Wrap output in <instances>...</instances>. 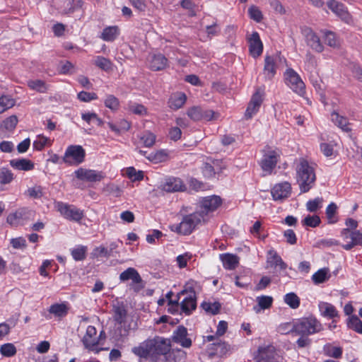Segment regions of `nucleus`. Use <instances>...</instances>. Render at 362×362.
I'll return each instance as SVG.
<instances>
[{"label":"nucleus","mask_w":362,"mask_h":362,"mask_svg":"<svg viewBox=\"0 0 362 362\" xmlns=\"http://www.w3.org/2000/svg\"><path fill=\"white\" fill-rule=\"evenodd\" d=\"M171 347V339L160 336L147 339L139 346L132 348V351L140 358H151L157 361L163 356L165 357Z\"/></svg>","instance_id":"f257e3e1"},{"label":"nucleus","mask_w":362,"mask_h":362,"mask_svg":"<svg viewBox=\"0 0 362 362\" xmlns=\"http://www.w3.org/2000/svg\"><path fill=\"white\" fill-rule=\"evenodd\" d=\"M297 182L300 192H308L314 185L316 176L314 168L305 160H301L296 168Z\"/></svg>","instance_id":"f03ea898"},{"label":"nucleus","mask_w":362,"mask_h":362,"mask_svg":"<svg viewBox=\"0 0 362 362\" xmlns=\"http://www.w3.org/2000/svg\"><path fill=\"white\" fill-rule=\"evenodd\" d=\"M322 329L321 323L314 317H303L294 322L290 330L296 335H310Z\"/></svg>","instance_id":"7ed1b4c3"},{"label":"nucleus","mask_w":362,"mask_h":362,"mask_svg":"<svg viewBox=\"0 0 362 362\" xmlns=\"http://www.w3.org/2000/svg\"><path fill=\"white\" fill-rule=\"evenodd\" d=\"M205 221L202 215L197 211L185 216L179 224H174L170 226L172 231L182 235H189L195 228L197 224Z\"/></svg>","instance_id":"20e7f679"},{"label":"nucleus","mask_w":362,"mask_h":362,"mask_svg":"<svg viewBox=\"0 0 362 362\" xmlns=\"http://www.w3.org/2000/svg\"><path fill=\"white\" fill-rule=\"evenodd\" d=\"M114 320L117 322V326L115 330V338L116 340H121L129 334V328L125 325V319L127 317V310L122 305L114 306Z\"/></svg>","instance_id":"39448f33"},{"label":"nucleus","mask_w":362,"mask_h":362,"mask_svg":"<svg viewBox=\"0 0 362 362\" xmlns=\"http://www.w3.org/2000/svg\"><path fill=\"white\" fill-rule=\"evenodd\" d=\"M86 151L81 146L70 145L67 147L62 158L64 163L70 165H76L84 161Z\"/></svg>","instance_id":"423d86ee"},{"label":"nucleus","mask_w":362,"mask_h":362,"mask_svg":"<svg viewBox=\"0 0 362 362\" xmlns=\"http://www.w3.org/2000/svg\"><path fill=\"white\" fill-rule=\"evenodd\" d=\"M286 84L298 95L305 92V84L300 76L292 69H288L285 73Z\"/></svg>","instance_id":"0eeeda50"},{"label":"nucleus","mask_w":362,"mask_h":362,"mask_svg":"<svg viewBox=\"0 0 362 362\" xmlns=\"http://www.w3.org/2000/svg\"><path fill=\"white\" fill-rule=\"evenodd\" d=\"M57 210L66 219L79 221L83 216V211L73 205H69L63 202H57Z\"/></svg>","instance_id":"6e6552de"},{"label":"nucleus","mask_w":362,"mask_h":362,"mask_svg":"<svg viewBox=\"0 0 362 362\" xmlns=\"http://www.w3.org/2000/svg\"><path fill=\"white\" fill-rule=\"evenodd\" d=\"M221 204V199L218 196H210L204 198L200 204V209L197 212L206 221L209 213L215 211Z\"/></svg>","instance_id":"1a4fd4ad"},{"label":"nucleus","mask_w":362,"mask_h":362,"mask_svg":"<svg viewBox=\"0 0 362 362\" xmlns=\"http://www.w3.org/2000/svg\"><path fill=\"white\" fill-rule=\"evenodd\" d=\"M187 115L194 121L204 119L210 121L215 119V112L211 110L203 109L199 106H194L187 110Z\"/></svg>","instance_id":"9d476101"},{"label":"nucleus","mask_w":362,"mask_h":362,"mask_svg":"<svg viewBox=\"0 0 362 362\" xmlns=\"http://www.w3.org/2000/svg\"><path fill=\"white\" fill-rule=\"evenodd\" d=\"M301 33L305 38L306 43L308 46L317 52L323 51L324 47L322 45L319 37L310 28H303L301 29Z\"/></svg>","instance_id":"9b49d317"},{"label":"nucleus","mask_w":362,"mask_h":362,"mask_svg":"<svg viewBox=\"0 0 362 362\" xmlns=\"http://www.w3.org/2000/svg\"><path fill=\"white\" fill-rule=\"evenodd\" d=\"M172 341L184 348H189L192 346V340L188 337L187 329L182 325L178 326L173 332Z\"/></svg>","instance_id":"f8f14e48"},{"label":"nucleus","mask_w":362,"mask_h":362,"mask_svg":"<svg viewBox=\"0 0 362 362\" xmlns=\"http://www.w3.org/2000/svg\"><path fill=\"white\" fill-rule=\"evenodd\" d=\"M75 176L80 180L86 182L100 181L103 178L101 172L80 168L74 172Z\"/></svg>","instance_id":"ddd939ff"},{"label":"nucleus","mask_w":362,"mask_h":362,"mask_svg":"<svg viewBox=\"0 0 362 362\" xmlns=\"http://www.w3.org/2000/svg\"><path fill=\"white\" fill-rule=\"evenodd\" d=\"M255 356L256 362H277L275 348L272 346H259Z\"/></svg>","instance_id":"4468645a"},{"label":"nucleus","mask_w":362,"mask_h":362,"mask_svg":"<svg viewBox=\"0 0 362 362\" xmlns=\"http://www.w3.org/2000/svg\"><path fill=\"white\" fill-rule=\"evenodd\" d=\"M279 154L274 150H269L263 156L261 166L264 171L272 173L278 162Z\"/></svg>","instance_id":"2eb2a0df"},{"label":"nucleus","mask_w":362,"mask_h":362,"mask_svg":"<svg viewBox=\"0 0 362 362\" xmlns=\"http://www.w3.org/2000/svg\"><path fill=\"white\" fill-rule=\"evenodd\" d=\"M186 294H187V296L181 302L180 308L182 313L185 315H189L197 308L196 293L194 290L190 287L187 289Z\"/></svg>","instance_id":"dca6fc26"},{"label":"nucleus","mask_w":362,"mask_h":362,"mask_svg":"<svg viewBox=\"0 0 362 362\" xmlns=\"http://www.w3.org/2000/svg\"><path fill=\"white\" fill-rule=\"evenodd\" d=\"M97 331L95 327L89 325L86 329L82 342L86 349L93 351L99 344V339L96 337Z\"/></svg>","instance_id":"f3484780"},{"label":"nucleus","mask_w":362,"mask_h":362,"mask_svg":"<svg viewBox=\"0 0 362 362\" xmlns=\"http://www.w3.org/2000/svg\"><path fill=\"white\" fill-rule=\"evenodd\" d=\"M291 192V184L284 182L276 184L272 189V195L275 201L283 200L289 197Z\"/></svg>","instance_id":"a211bd4d"},{"label":"nucleus","mask_w":362,"mask_h":362,"mask_svg":"<svg viewBox=\"0 0 362 362\" xmlns=\"http://www.w3.org/2000/svg\"><path fill=\"white\" fill-rule=\"evenodd\" d=\"M249 50L250 54L256 58L260 56L263 51V44L257 32H253L248 37Z\"/></svg>","instance_id":"6ab92c4d"},{"label":"nucleus","mask_w":362,"mask_h":362,"mask_svg":"<svg viewBox=\"0 0 362 362\" xmlns=\"http://www.w3.org/2000/svg\"><path fill=\"white\" fill-rule=\"evenodd\" d=\"M262 101V95L257 90L252 96L251 100L246 109L245 117L247 119H251L258 112Z\"/></svg>","instance_id":"aec40b11"},{"label":"nucleus","mask_w":362,"mask_h":362,"mask_svg":"<svg viewBox=\"0 0 362 362\" xmlns=\"http://www.w3.org/2000/svg\"><path fill=\"white\" fill-rule=\"evenodd\" d=\"M161 189L166 192H183L186 186L180 178L172 177L166 179Z\"/></svg>","instance_id":"412c9836"},{"label":"nucleus","mask_w":362,"mask_h":362,"mask_svg":"<svg viewBox=\"0 0 362 362\" xmlns=\"http://www.w3.org/2000/svg\"><path fill=\"white\" fill-rule=\"evenodd\" d=\"M31 211L28 209H20L15 213L10 214L7 216V223L11 226H16L19 224H22L23 221L29 218Z\"/></svg>","instance_id":"4be33fe9"},{"label":"nucleus","mask_w":362,"mask_h":362,"mask_svg":"<svg viewBox=\"0 0 362 362\" xmlns=\"http://www.w3.org/2000/svg\"><path fill=\"white\" fill-rule=\"evenodd\" d=\"M328 8L338 16L341 20L348 22L350 20V15L346 7L341 3L336 0H329L327 2Z\"/></svg>","instance_id":"5701e85b"},{"label":"nucleus","mask_w":362,"mask_h":362,"mask_svg":"<svg viewBox=\"0 0 362 362\" xmlns=\"http://www.w3.org/2000/svg\"><path fill=\"white\" fill-rule=\"evenodd\" d=\"M187 100V96L184 93L177 92L171 95L168 100V106L173 110L181 108Z\"/></svg>","instance_id":"b1692460"},{"label":"nucleus","mask_w":362,"mask_h":362,"mask_svg":"<svg viewBox=\"0 0 362 362\" xmlns=\"http://www.w3.org/2000/svg\"><path fill=\"white\" fill-rule=\"evenodd\" d=\"M275 59L272 56H266L263 74L266 79L271 80L276 74Z\"/></svg>","instance_id":"393cba45"},{"label":"nucleus","mask_w":362,"mask_h":362,"mask_svg":"<svg viewBox=\"0 0 362 362\" xmlns=\"http://www.w3.org/2000/svg\"><path fill=\"white\" fill-rule=\"evenodd\" d=\"M10 165L18 170L29 171L34 168V163L28 159H12L9 161Z\"/></svg>","instance_id":"a878e982"},{"label":"nucleus","mask_w":362,"mask_h":362,"mask_svg":"<svg viewBox=\"0 0 362 362\" xmlns=\"http://www.w3.org/2000/svg\"><path fill=\"white\" fill-rule=\"evenodd\" d=\"M168 59L161 54H153L149 61L150 69L153 71L163 69L167 64Z\"/></svg>","instance_id":"bb28decb"},{"label":"nucleus","mask_w":362,"mask_h":362,"mask_svg":"<svg viewBox=\"0 0 362 362\" xmlns=\"http://www.w3.org/2000/svg\"><path fill=\"white\" fill-rule=\"evenodd\" d=\"M120 34L118 26H108L103 29L100 38L106 42H112L116 40Z\"/></svg>","instance_id":"cd10ccee"},{"label":"nucleus","mask_w":362,"mask_h":362,"mask_svg":"<svg viewBox=\"0 0 362 362\" xmlns=\"http://www.w3.org/2000/svg\"><path fill=\"white\" fill-rule=\"evenodd\" d=\"M220 259L226 269H234L239 263V258L235 255L225 253L220 255Z\"/></svg>","instance_id":"c85d7f7f"},{"label":"nucleus","mask_w":362,"mask_h":362,"mask_svg":"<svg viewBox=\"0 0 362 362\" xmlns=\"http://www.w3.org/2000/svg\"><path fill=\"white\" fill-rule=\"evenodd\" d=\"M211 355L223 356L230 351V346L225 341H218L213 343L211 347Z\"/></svg>","instance_id":"c756f323"},{"label":"nucleus","mask_w":362,"mask_h":362,"mask_svg":"<svg viewBox=\"0 0 362 362\" xmlns=\"http://www.w3.org/2000/svg\"><path fill=\"white\" fill-rule=\"evenodd\" d=\"M186 354L184 351L180 349H172L166 354L164 357V360L165 362H181L184 358H185Z\"/></svg>","instance_id":"7c9ffc66"},{"label":"nucleus","mask_w":362,"mask_h":362,"mask_svg":"<svg viewBox=\"0 0 362 362\" xmlns=\"http://www.w3.org/2000/svg\"><path fill=\"white\" fill-rule=\"evenodd\" d=\"M319 310L321 315L325 317L332 319L338 316V312L335 307L329 303L320 302L319 303Z\"/></svg>","instance_id":"2f4dec72"},{"label":"nucleus","mask_w":362,"mask_h":362,"mask_svg":"<svg viewBox=\"0 0 362 362\" xmlns=\"http://www.w3.org/2000/svg\"><path fill=\"white\" fill-rule=\"evenodd\" d=\"M332 120L337 127L341 129L342 131L345 132H351V129L349 127L350 123L349 122L347 118L343 116H340L336 112H333L332 113Z\"/></svg>","instance_id":"473e14b6"},{"label":"nucleus","mask_w":362,"mask_h":362,"mask_svg":"<svg viewBox=\"0 0 362 362\" xmlns=\"http://www.w3.org/2000/svg\"><path fill=\"white\" fill-rule=\"evenodd\" d=\"M267 262L271 264V266H279L282 270L286 269L287 267L286 264L274 250H270L268 252Z\"/></svg>","instance_id":"72a5a7b5"},{"label":"nucleus","mask_w":362,"mask_h":362,"mask_svg":"<svg viewBox=\"0 0 362 362\" xmlns=\"http://www.w3.org/2000/svg\"><path fill=\"white\" fill-rule=\"evenodd\" d=\"M69 311V307L65 303H54L49 308V312L58 317H65Z\"/></svg>","instance_id":"f704fd0d"},{"label":"nucleus","mask_w":362,"mask_h":362,"mask_svg":"<svg viewBox=\"0 0 362 362\" xmlns=\"http://www.w3.org/2000/svg\"><path fill=\"white\" fill-rule=\"evenodd\" d=\"M258 305L254 307L256 313H259L260 310H265L269 308L273 302V298L268 296H261L257 298Z\"/></svg>","instance_id":"c9c22d12"},{"label":"nucleus","mask_w":362,"mask_h":362,"mask_svg":"<svg viewBox=\"0 0 362 362\" xmlns=\"http://www.w3.org/2000/svg\"><path fill=\"white\" fill-rule=\"evenodd\" d=\"M324 41L328 46L337 48L340 46V42L336 34L332 31H324Z\"/></svg>","instance_id":"e433bc0d"},{"label":"nucleus","mask_w":362,"mask_h":362,"mask_svg":"<svg viewBox=\"0 0 362 362\" xmlns=\"http://www.w3.org/2000/svg\"><path fill=\"white\" fill-rule=\"evenodd\" d=\"M139 276L140 274L134 268L129 267L119 274V279L121 281L128 280L138 281Z\"/></svg>","instance_id":"4c0bfd02"},{"label":"nucleus","mask_w":362,"mask_h":362,"mask_svg":"<svg viewBox=\"0 0 362 362\" xmlns=\"http://www.w3.org/2000/svg\"><path fill=\"white\" fill-rule=\"evenodd\" d=\"M329 269L328 268H322L316 272L312 276V280L315 284H320L325 281H327L329 278V275H328Z\"/></svg>","instance_id":"58836bf2"},{"label":"nucleus","mask_w":362,"mask_h":362,"mask_svg":"<svg viewBox=\"0 0 362 362\" xmlns=\"http://www.w3.org/2000/svg\"><path fill=\"white\" fill-rule=\"evenodd\" d=\"M122 192L121 188L114 183L107 184L103 188V193L107 196L112 195L115 197H119Z\"/></svg>","instance_id":"ea45409f"},{"label":"nucleus","mask_w":362,"mask_h":362,"mask_svg":"<svg viewBox=\"0 0 362 362\" xmlns=\"http://www.w3.org/2000/svg\"><path fill=\"white\" fill-rule=\"evenodd\" d=\"M88 248L84 245H79L71 250L72 257L76 261H82L86 258Z\"/></svg>","instance_id":"a19ab883"},{"label":"nucleus","mask_w":362,"mask_h":362,"mask_svg":"<svg viewBox=\"0 0 362 362\" xmlns=\"http://www.w3.org/2000/svg\"><path fill=\"white\" fill-rule=\"evenodd\" d=\"M28 86L32 90H36L40 93H45L48 88V86L45 83V82L39 79L28 81Z\"/></svg>","instance_id":"79ce46f5"},{"label":"nucleus","mask_w":362,"mask_h":362,"mask_svg":"<svg viewBox=\"0 0 362 362\" xmlns=\"http://www.w3.org/2000/svg\"><path fill=\"white\" fill-rule=\"evenodd\" d=\"M18 124V118L16 115H11L4 120L1 124V129L6 131H13Z\"/></svg>","instance_id":"37998d69"},{"label":"nucleus","mask_w":362,"mask_h":362,"mask_svg":"<svg viewBox=\"0 0 362 362\" xmlns=\"http://www.w3.org/2000/svg\"><path fill=\"white\" fill-rule=\"evenodd\" d=\"M14 179L13 173L7 168H0V184H10Z\"/></svg>","instance_id":"c03bdc74"},{"label":"nucleus","mask_w":362,"mask_h":362,"mask_svg":"<svg viewBox=\"0 0 362 362\" xmlns=\"http://www.w3.org/2000/svg\"><path fill=\"white\" fill-rule=\"evenodd\" d=\"M347 325L350 329L362 334V321L356 315L349 317Z\"/></svg>","instance_id":"a18cd8bd"},{"label":"nucleus","mask_w":362,"mask_h":362,"mask_svg":"<svg viewBox=\"0 0 362 362\" xmlns=\"http://www.w3.org/2000/svg\"><path fill=\"white\" fill-rule=\"evenodd\" d=\"M201 307L208 313L216 315L218 313L221 309V303L218 302H203L201 304Z\"/></svg>","instance_id":"49530a36"},{"label":"nucleus","mask_w":362,"mask_h":362,"mask_svg":"<svg viewBox=\"0 0 362 362\" xmlns=\"http://www.w3.org/2000/svg\"><path fill=\"white\" fill-rule=\"evenodd\" d=\"M105 106L112 111H117L119 107V100L114 95H107L104 101Z\"/></svg>","instance_id":"de8ad7c7"},{"label":"nucleus","mask_w":362,"mask_h":362,"mask_svg":"<svg viewBox=\"0 0 362 362\" xmlns=\"http://www.w3.org/2000/svg\"><path fill=\"white\" fill-rule=\"evenodd\" d=\"M128 110L137 115H146L147 114V109L141 104L136 103L129 102L128 103Z\"/></svg>","instance_id":"09e8293b"},{"label":"nucleus","mask_w":362,"mask_h":362,"mask_svg":"<svg viewBox=\"0 0 362 362\" xmlns=\"http://www.w3.org/2000/svg\"><path fill=\"white\" fill-rule=\"evenodd\" d=\"M342 235L346 238H351V240L354 241L356 245H362V233L359 231L350 232L349 229H344Z\"/></svg>","instance_id":"8fccbe9b"},{"label":"nucleus","mask_w":362,"mask_h":362,"mask_svg":"<svg viewBox=\"0 0 362 362\" xmlns=\"http://www.w3.org/2000/svg\"><path fill=\"white\" fill-rule=\"evenodd\" d=\"M284 302L293 309H296L300 305V298L292 292L285 295Z\"/></svg>","instance_id":"3c124183"},{"label":"nucleus","mask_w":362,"mask_h":362,"mask_svg":"<svg viewBox=\"0 0 362 362\" xmlns=\"http://www.w3.org/2000/svg\"><path fill=\"white\" fill-rule=\"evenodd\" d=\"M16 348L11 343H6L1 346L0 353L5 357H11L16 355Z\"/></svg>","instance_id":"603ef678"},{"label":"nucleus","mask_w":362,"mask_h":362,"mask_svg":"<svg viewBox=\"0 0 362 362\" xmlns=\"http://www.w3.org/2000/svg\"><path fill=\"white\" fill-rule=\"evenodd\" d=\"M325 354L329 357L339 358L342 355V349L338 346L327 345L325 346Z\"/></svg>","instance_id":"864d4df0"},{"label":"nucleus","mask_w":362,"mask_h":362,"mask_svg":"<svg viewBox=\"0 0 362 362\" xmlns=\"http://www.w3.org/2000/svg\"><path fill=\"white\" fill-rule=\"evenodd\" d=\"M140 140L146 147H151L156 141V136L150 132H145L140 136Z\"/></svg>","instance_id":"5fc2aeb1"},{"label":"nucleus","mask_w":362,"mask_h":362,"mask_svg":"<svg viewBox=\"0 0 362 362\" xmlns=\"http://www.w3.org/2000/svg\"><path fill=\"white\" fill-rule=\"evenodd\" d=\"M14 104L15 102L13 98L6 95L1 96L0 98V114L12 107Z\"/></svg>","instance_id":"6e6d98bb"},{"label":"nucleus","mask_w":362,"mask_h":362,"mask_svg":"<svg viewBox=\"0 0 362 362\" xmlns=\"http://www.w3.org/2000/svg\"><path fill=\"white\" fill-rule=\"evenodd\" d=\"M322 202L323 199L322 197H317L314 199L309 200L306 204L307 210L310 212H315L322 207Z\"/></svg>","instance_id":"4d7b16f0"},{"label":"nucleus","mask_w":362,"mask_h":362,"mask_svg":"<svg viewBox=\"0 0 362 362\" xmlns=\"http://www.w3.org/2000/svg\"><path fill=\"white\" fill-rule=\"evenodd\" d=\"M126 173L132 181H140L144 178V173L141 170L136 171L134 167L127 168Z\"/></svg>","instance_id":"13d9d810"},{"label":"nucleus","mask_w":362,"mask_h":362,"mask_svg":"<svg viewBox=\"0 0 362 362\" xmlns=\"http://www.w3.org/2000/svg\"><path fill=\"white\" fill-rule=\"evenodd\" d=\"M321 221L318 216L313 215L310 216L308 215L302 221V223L303 226H309L312 228H315L317 226L320 225Z\"/></svg>","instance_id":"bf43d9fd"},{"label":"nucleus","mask_w":362,"mask_h":362,"mask_svg":"<svg viewBox=\"0 0 362 362\" xmlns=\"http://www.w3.org/2000/svg\"><path fill=\"white\" fill-rule=\"evenodd\" d=\"M95 64L104 71H108L112 68L111 62L109 59L100 56L95 59Z\"/></svg>","instance_id":"052dcab7"},{"label":"nucleus","mask_w":362,"mask_h":362,"mask_svg":"<svg viewBox=\"0 0 362 362\" xmlns=\"http://www.w3.org/2000/svg\"><path fill=\"white\" fill-rule=\"evenodd\" d=\"M91 255L94 258H98L100 257H109L110 256V252L107 248L100 245L93 249L91 252Z\"/></svg>","instance_id":"680f3d73"},{"label":"nucleus","mask_w":362,"mask_h":362,"mask_svg":"<svg viewBox=\"0 0 362 362\" xmlns=\"http://www.w3.org/2000/svg\"><path fill=\"white\" fill-rule=\"evenodd\" d=\"M248 13L250 18L256 22H260L263 18L261 11L255 6H252L248 8Z\"/></svg>","instance_id":"e2e57ef3"},{"label":"nucleus","mask_w":362,"mask_h":362,"mask_svg":"<svg viewBox=\"0 0 362 362\" xmlns=\"http://www.w3.org/2000/svg\"><path fill=\"white\" fill-rule=\"evenodd\" d=\"M167 158V154L163 151H157L155 153H151L147 156V158L156 163L164 161Z\"/></svg>","instance_id":"0e129e2a"},{"label":"nucleus","mask_w":362,"mask_h":362,"mask_svg":"<svg viewBox=\"0 0 362 362\" xmlns=\"http://www.w3.org/2000/svg\"><path fill=\"white\" fill-rule=\"evenodd\" d=\"M48 141H49V139L47 137L38 135L37 139L33 142V148L37 151H41Z\"/></svg>","instance_id":"69168bd1"},{"label":"nucleus","mask_w":362,"mask_h":362,"mask_svg":"<svg viewBox=\"0 0 362 362\" xmlns=\"http://www.w3.org/2000/svg\"><path fill=\"white\" fill-rule=\"evenodd\" d=\"M78 98L83 102H90L98 99V95L95 93L81 91L78 93Z\"/></svg>","instance_id":"338daca9"},{"label":"nucleus","mask_w":362,"mask_h":362,"mask_svg":"<svg viewBox=\"0 0 362 362\" xmlns=\"http://www.w3.org/2000/svg\"><path fill=\"white\" fill-rule=\"evenodd\" d=\"M129 286L134 292L139 293L144 288L145 284L144 283L141 276H139L138 281L132 280Z\"/></svg>","instance_id":"774afa93"}]
</instances>
